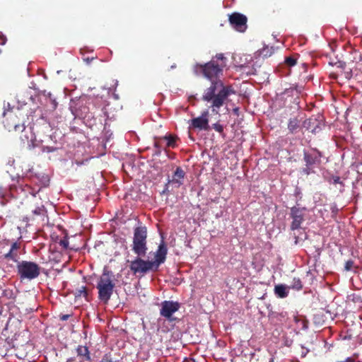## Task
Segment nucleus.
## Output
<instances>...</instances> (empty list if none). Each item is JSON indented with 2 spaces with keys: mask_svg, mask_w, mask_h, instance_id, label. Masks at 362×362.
I'll return each mask as SVG.
<instances>
[{
  "mask_svg": "<svg viewBox=\"0 0 362 362\" xmlns=\"http://www.w3.org/2000/svg\"><path fill=\"white\" fill-rule=\"evenodd\" d=\"M59 244L60 246L62 247V248L66 250L69 247V240L66 237H64L62 239H61L59 242Z\"/></svg>",
  "mask_w": 362,
  "mask_h": 362,
  "instance_id": "obj_26",
  "label": "nucleus"
},
{
  "mask_svg": "<svg viewBox=\"0 0 362 362\" xmlns=\"http://www.w3.org/2000/svg\"><path fill=\"white\" fill-rule=\"evenodd\" d=\"M302 220V218H300L299 216L297 215V211H296V228H297L298 225L300 223V221Z\"/></svg>",
  "mask_w": 362,
  "mask_h": 362,
  "instance_id": "obj_34",
  "label": "nucleus"
},
{
  "mask_svg": "<svg viewBox=\"0 0 362 362\" xmlns=\"http://www.w3.org/2000/svg\"><path fill=\"white\" fill-rule=\"evenodd\" d=\"M162 139L167 141V147L175 148L176 146V141L177 139L176 136L169 134L163 136Z\"/></svg>",
  "mask_w": 362,
  "mask_h": 362,
  "instance_id": "obj_22",
  "label": "nucleus"
},
{
  "mask_svg": "<svg viewBox=\"0 0 362 362\" xmlns=\"http://www.w3.org/2000/svg\"><path fill=\"white\" fill-rule=\"evenodd\" d=\"M288 128H289L290 129H292L291 122H290V124H289V125H288Z\"/></svg>",
  "mask_w": 362,
  "mask_h": 362,
  "instance_id": "obj_45",
  "label": "nucleus"
},
{
  "mask_svg": "<svg viewBox=\"0 0 362 362\" xmlns=\"http://www.w3.org/2000/svg\"><path fill=\"white\" fill-rule=\"evenodd\" d=\"M321 156V153L317 149L312 148L308 151H304V160L306 167L303 169L302 172L305 175H309L310 173H313V168L320 163Z\"/></svg>",
  "mask_w": 362,
  "mask_h": 362,
  "instance_id": "obj_7",
  "label": "nucleus"
},
{
  "mask_svg": "<svg viewBox=\"0 0 362 362\" xmlns=\"http://www.w3.org/2000/svg\"><path fill=\"white\" fill-rule=\"evenodd\" d=\"M291 229L294 230V220L291 223Z\"/></svg>",
  "mask_w": 362,
  "mask_h": 362,
  "instance_id": "obj_41",
  "label": "nucleus"
},
{
  "mask_svg": "<svg viewBox=\"0 0 362 362\" xmlns=\"http://www.w3.org/2000/svg\"><path fill=\"white\" fill-rule=\"evenodd\" d=\"M308 321L302 316H296V329H305L308 327Z\"/></svg>",
  "mask_w": 362,
  "mask_h": 362,
  "instance_id": "obj_20",
  "label": "nucleus"
},
{
  "mask_svg": "<svg viewBox=\"0 0 362 362\" xmlns=\"http://www.w3.org/2000/svg\"><path fill=\"white\" fill-rule=\"evenodd\" d=\"M274 49L273 47L265 46L262 49L258 50L256 53V57H262L263 59L267 58L274 53Z\"/></svg>",
  "mask_w": 362,
  "mask_h": 362,
  "instance_id": "obj_19",
  "label": "nucleus"
},
{
  "mask_svg": "<svg viewBox=\"0 0 362 362\" xmlns=\"http://www.w3.org/2000/svg\"><path fill=\"white\" fill-rule=\"evenodd\" d=\"M44 211V207H37L33 211V214L35 215H40Z\"/></svg>",
  "mask_w": 362,
  "mask_h": 362,
  "instance_id": "obj_31",
  "label": "nucleus"
},
{
  "mask_svg": "<svg viewBox=\"0 0 362 362\" xmlns=\"http://www.w3.org/2000/svg\"><path fill=\"white\" fill-rule=\"evenodd\" d=\"M212 59H215L219 64H223L224 67L226 66V58L224 57L223 54L220 53L216 54L215 57H212Z\"/></svg>",
  "mask_w": 362,
  "mask_h": 362,
  "instance_id": "obj_24",
  "label": "nucleus"
},
{
  "mask_svg": "<svg viewBox=\"0 0 362 362\" xmlns=\"http://www.w3.org/2000/svg\"><path fill=\"white\" fill-rule=\"evenodd\" d=\"M3 123L8 132L23 129L24 115L19 109L10 110L4 112Z\"/></svg>",
  "mask_w": 362,
  "mask_h": 362,
  "instance_id": "obj_3",
  "label": "nucleus"
},
{
  "mask_svg": "<svg viewBox=\"0 0 362 362\" xmlns=\"http://www.w3.org/2000/svg\"><path fill=\"white\" fill-rule=\"evenodd\" d=\"M213 129H214L216 132H218V133H220V134H221V133H223V127L221 124H220L219 123H215V124H213Z\"/></svg>",
  "mask_w": 362,
  "mask_h": 362,
  "instance_id": "obj_27",
  "label": "nucleus"
},
{
  "mask_svg": "<svg viewBox=\"0 0 362 362\" xmlns=\"http://www.w3.org/2000/svg\"><path fill=\"white\" fill-rule=\"evenodd\" d=\"M141 257L137 256L130 262L129 268L134 274L144 276L149 272H157L151 260H144Z\"/></svg>",
  "mask_w": 362,
  "mask_h": 362,
  "instance_id": "obj_6",
  "label": "nucleus"
},
{
  "mask_svg": "<svg viewBox=\"0 0 362 362\" xmlns=\"http://www.w3.org/2000/svg\"><path fill=\"white\" fill-rule=\"evenodd\" d=\"M74 296L76 298H79V297H84L86 298H87L88 297V291H87V288L86 286H83L78 288H76L75 292H74Z\"/></svg>",
  "mask_w": 362,
  "mask_h": 362,
  "instance_id": "obj_23",
  "label": "nucleus"
},
{
  "mask_svg": "<svg viewBox=\"0 0 362 362\" xmlns=\"http://www.w3.org/2000/svg\"><path fill=\"white\" fill-rule=\"evenodd\" d=\"M17 274L21 280H33L40 274V267L31 261H21L17 264Z\"/></svg>",
  "mask_w": 362,
  "mask_h": 362,
  "instance_id": "obj_5",
  "label": "nucleus"
},
{
  "mask_svg": "<svg viewBox=\"0 0 362 362\" xmlns=\"http://www.w3.org/2000/svg\"><path fill=\"white\" fill-rule=\"evenodd\" d=\"M100 362H113L112 360L107 355L105 354L103 356V358Z\"/></svg>",
  "mask_w": 362,
  "mask_h": 362,
  "instance_id": "obj_33",
  "label": "nucleus"
},
{
  "mask_svg": "<svg viewBox=\"0 0 362 362\" xmlns=\"http://www.w3.org/2000/svg\"><path fill=\"white\" fill-rule=\"evenodd\" d=\"M295 243H296V244L298 243V240L296 238Z\"/></svg>",
  "mask_w": 362,
  "mask_h": 362,
  "instance_id": "obj_50",
  "label": "nucleus"
},
{
  "mask_svg": "<svg viewBox=\"0 0 362 362\" xmlns=\"http://www.w3.org/2000/svg\"><path fill=\"white\" fill-rule=\"evenodd\" d=\"M75 361V358H70L69 359H67L66 362H74Z\"/></svg>",
  "mask_w": 362,
  "mask_h": 362,
  "instance_id": "obj_40",
  "label": "nucleus"
},
{
  "mask_svg": "<svg viewBox=\"0 0 362 362\" xmlns=\"http://www.w3.org/2000/svg\"><path fill=\"white\" fill-rule=\"evenodd\" d=\"M83 104L82 100H78L76 101L72 100L70 104V109L71 112L75 116H83L87 112V107H83V110H80L78 106H81Z\"/></svg>",
  "mask_w": 362,
  "mask_h": 362,
  "instance_id": "obj_17",
  "label": "nucleus"
},
{
  "mask_svg": "<svg viewBox=\"0 0 362 362\" xmlns=\"http://www.w3.org/2000/svg\"><path fill=\"white\" fill-rule=\"evenodd\" d=\"M154 146H155V148L157 149V150H156V153H157V154H160V152H161V150H160V143H159L158 141H156V142L154 143Z\"/></svg>",
  "mask_w": 362,
  "mask_h": 362,
  "instance_id": "obj_32",
  "label": "nucleus"
},
{
  "mask_svg": "<svg viewBox=\"0 0 362 362\" xmlns=\"http://www.w3.org/2000/svg\"><path fill=\"white\" fill-rule=\"evenodd\" d=\"M308 350L304 351L303 349L302 354H301L302 357H304L306 355V354L308 353Z\"/></svg>",
  "mask_w": 362,
  "mask_h": 362,
  "instance_id": "obj_39",
  "label": "nucleus"
},
{
  "mask_svg": "<svg viewBox=\"0 0 362 362\" xmlns=\"http://www.w3.org/2000/svg\"><path fill=\"white\" fill-rule=\"evenodd\" d=\"M231 26L239 32H244L247 28V17L240 13L234 12L229 16Z\"/></svg>",
  "mask_w": 362,
  "mask_h": 362,
  "instance_id": "obj_12",
  "label": "nucleus"
},
{
  "mask_svg": "<svg viewBox=\"0 0 362 362\" xmlns=\"http://www.w3.org/2000/svg\"><path fill=\"white\" fill-rule=\"evenodd\" d=\"M6 245L8 247V250H5L4 252H2L1 257H3L4 259L7 261L12 260L15 262H17V264L19 262L20 256L21 255V244L18 242H12L10 243L8 241L6 243Z\"/></svg>",
  "mask_w": 362,
  "mask_h": 362,
  "instance_id": "obj_10",
  "label": "nucleus"
},
{
  "mask_svg": "<svg viewBox=\"0 0 362 362\" xmlns=\"http://www.w3.org/2000/svg\"><path fill=\"white\" fill-rule=\"evenodd\" d=\"M291 216L294 218V208H291V214H290Z\"/></svg>",
  "mask_w": 362,
  "mask_h": 362,
  "instance_id": "obj_38",
  "label": "nucleus"
},
{
  "mask_svg": "<svg viewBox=\"0 0 362 362\" xmlns=\"http://www.w3.org/2000/svg\"><path fill=\"white\" fill-rule=\"evenodd\" d=\"M302 119H303V117H300V120H298V122H300V120H302Z\"/></svg>",
  "mask_w": 362,
  "mask_h": 362,
  "instance_id": "obj_48",
  "label": "nucleus"
},
{
  "mask_svg": "<svg viewBox=\"0 0 362 362\" xmlns=\"http://www.w3.org/2000/svg\"><path fill=\"white\" fill-rule=\"evenodd\" d=\"M302 119H303V117H300V120H298V122H300V120H302Z\"/></svg>",
  "mask_w": 362,
  "mask_h": 362,
  "instance_id": "obj_49",
  "label": "nucleus"
},
{
  "mask_svg": "<svg viewBox=\"0 0 362 362\" xmlns=\"http://www.w3.org/2000/svg\"><path fill=\"white\" fill-rule=\"evenodd\" d=\"M188 362H196V361L193 358H191Z\"/></svg>",
  "mask_w": 362,
  "mask_h": 362,
  "instance_id": "obj_44",
  "label": "nucleus"
},
{
  "mask_svg": "<svg viewBox=\"0 0 362 362\" xmlns=\"http://www.w3.org/2000/svg\"><path fill=\"white\" fill-rule=\"evenodd\" d=\"M17 132H21L20 139L28 148H33L38 146L37 144L38 141L37 134L35 135L30 127L26 128L23 125V129H18Z\"/></svg>",
  "mask_w": 362,
  "mask_h": 362,
  "instance_id": "obj_11",
  "label": "nucleus"
},
{
  "mask_svg": "<svg viewBox=\"0 0 362 362\" xmlns=\"http://www.w3.org/2000/svg\"><path fill=\"white\" fill-rule=\"evenodd\" d=\"M7 194V190L6 189L3 188L2 187H0V199H1L0 201V203L2 206L5 205V202L4 201V199Z\"/></svg>",
  "mask_w": 362,
  "mask_h": 362,
  "instance_id": "obj_25",
  "label": "nucleus"
},
{
  "mask_svg": "<svg viewBox=\"0 0 362 362\" xmlns=\"http://www.w3.org/2000/svg\"><path fill=\"white\" fill-rule=\"evenodd\" d=\"M286 62L288 64L289 66H294V57L290 56L286 59Z\"/></svg>",
  "mask_w": 362,
  "mask_h": 362,
  "instance_id": "obj_29",
  "label": "nucleus"
},
{
  "mask_svg": "<svg viewBox=\"0 0 362 362\" xmlns=\"http://www.w3.org/2000/svg\"><path fill=\"white\" fill-rule=\"evenodd\" d=\"M70 317V315H61L59 316V319L62 320V321H66Z\"/></svg>",
  "mask_w": 362,
  "mask_h": 362,
  "instance_id": "obj_35",
  "label": "nucleus"
},
{
  "mask_svg": "<svg viewBox=\"0 0 362 362\" xmlns=\"http://www.w3.org/2000/svg\"><path fill=\"white\" fill-rule=\"evenodd\" d=\"M208 116L209 112L207 110L204 111L201 116L193 118L190 120L189 128L208 131L210 129Z\"/></svg>",
  "mask_w": 362,
  "mask_h": 362,
  "instance_id": "obj_13",
  "label": "nucleus"
},
{
  "mask_svg": "<svg viewBox=\"0 0 362 362\" xmlns=\"http://www.w3.org/2000/svg\"><path fill=\"white\" fill-rule=\"evenodd\" d=\"M2 42H1V45H4L5 42H6V40L5 39H1Z\"/></svg>",
  "mask_w": 362,
  "mask_h": 362,
  "instance_id": "obj_43",
  "label": "nucleus"
},
{
  "mask_svg": "<svg viewBox=\"0 0 362 362\" xmlns=\"http://www.w3.org/2000/svg\"><path fill=\"white\" fill-rule=\"evenodd\" d=\"M302 119H303V117H300V120H298V122H300V120H302Z\"/></svg>",
  "mask_w": 362,
  "mask_h": 362,
  "instance_id": "obj_47",
  "label": "nucleus"
},
{
  "mask_svg": "<svg viewBox=\"0 0 362 362\" xmlns=\"http://www.w3.org/2000/svg\"><path fill=\"white\" fill-rule=\"evenodd\" d=\"M303 127L312 133H317L320 129L321 123L315 117H310L303 122Z\"/></svg>",
  "mask_w": 362,
  "mask_h": 362,
  "instance_id": "obj_16",
  "label": "nucleus"
},
{
  "mask_svg": "<svg viewBox=\"0 0 362 362\" xmlns=\"http://www.w3.org/2000/svg\"><path fill=\"white\" fill-rule=\"evenodd\" d=\"M147 229L144 226L136 227L134 231L132 250L137 256H145L147 252Z\"/></svg>",
  "mask_w": 362,
  "mask_h": 362,
  "instance_id": "obj_4",
  "label": "nucleus"
},
{
  "mask_svg": "<svg viewBox=\"0 0 362 362\" xmlns=\"http://www.w3.org/2000/svg\"><path fill=\"white\" fill-rule=\"evenodd\" d=\"M333 184H340L341 185L344 186L343 182L341 181L340 177L339 176H334L332 177Z\"/></svg>",
  "mask_w": 362,
  "mask_h": 362,
  "instance_id": "obj_30",
  "label": "nucleus"
},
{
  "mask_svg": "<svg viewBox=\"0 0 362 362\" xmlns=\"http://www.w3.org/2000/svg\"><path fill=\"white\" fill-rule=\"evenodd\" d=\"M180 308V304L177 301L164 300L161 303L160 315L169 322H173L176 320V317H174L173 315Z\"/></svg>",
  "mask_w": 362,
  "mask_h": 362,
  "instance_id": "obj_9",
  "label": "nucleus"
},
{
  "mask_svg": "<svg viewBox=\"0 0 362 362\" xmlns=\"http://www.w3.org/2000/svg\"><path fill=\"white\" fill-rule=\"evenodd\" d=\"M38 143L41 145L42 151L51 153L59 148L56 136L53 134L42 135L37 133Z\"/></svg>",
  "mask_w": 362,
  "mask_h": 362,
  "instance_id": "obj_8",
  "label": "nucleus"
},
{
  "mask_svg": "<svg viewBox=\"0 0 362 362\" xmlns=\"http://www.w3.org/2000/svg\"><path fill=\"white\" fill-rule=\"evenodd\" d=\"M298 57V54H296V61H295L296 66L298 65V57Z\"/></svg>",
  "mask_w": 362,
  "mask_h": 362,
  "instance_id": "obj_42",
  "label": "nucleus"
},
{
  "mask_svg": "<svg viewBox=\"0 0 362 362\" xmlns=\"http://www.w3.org/2000/svg\"><path fill=\"white\" fill-rule=\"evenodd\" d=\"M300 66L303 69V71L305 72L307 70L308 64L305 62H300Z\"/></svg>",
  "mask_w": 362,
  "mask_h": 362,
  "instance_id": "obj_37",
  "label": "nucleus"
},
{
  "mask_svg": "<svg viewBox=\"0 0 362 362\" xmlns=\"http://www.w3.org/2000/svg\"><path fill=\"white\" fill-rule=\"evenodd\" d=\"M115 287V276L112 272L105 268L97 283L98 299L103 303L107 304L113 294Z\"/></svg>",
  "mask_w": 362,
  "mask_h": 362,
  "instance_id": "obj_2",
  "label": "nucleus"
},
{
  "mask_svg": "<svg viewBox=\"0 0 362 362\" xmlns=\"http://www.w3.org/2000/svg\"><path fill=\"white\" fill-rule=\"evenodd\" d=\"M76 353L78 356L81 358V361L80 362L83 361L85 360H90V352L87 346L81 345L78 346L76 349Z\"/></svg>",
  "mask_w": 362,
  "mask_h": 362,
  "instance_id": "obj_18",
  "label": "nucleus"
},
{
  "mask_svg": "<svg viewBox=\"0 0 362 362\" xmlns=\"http://www.w3.org/2000/svg\"><path fill=\"white\" fill-rule=\"evenodd\" d=\"M224 64H219L215 59L204 64H197L194 66V71L197 74H202L211 80V84L207 88L203 95L202 100L211 102V107L219 108L223 104L226 98L235 91L231 86H225L222 81L218 79L223 74Z\"/></svg>",
  "mask_w": 362,
  "mask_h": 362,
  "instance_id": "obj_1",
  "label": "nucleus"
},
{
  "mask_svg": "<svg viewBox=\"0 0 362 362\" xmlns=\"http://www.w3.org/2000/svg\"><path fill=\"white\" fill-rule=\"evenodd\" d=\"M185 177V173L182 169L181 167H177L175 171L174 172L172 179L168 180V183L166 185L169 184L174 185L176 187H179L183 184L184 179Z\"/></svg>",
  "mask_w": 362,
  "mask_h": 362,
  "instance_id": "obj_15",
  "label": "nucleus"
},
{
  "mask_svg": "<svg viewBox=\"0 0 362 362\" xmlns=\"http://www.w3.org/2000/svg\"><path fill=\"white\" fill-rule=\"evenodd\" d=\"M168 254V248L165 243L163 241H161L160 245H158V250L154 254V260H151L156 269L158 270L160 265L165 262L166 259V256Z\"/></svg>",
  "mask_w": 362,
  "mask_h": 362,
  "instance_id": "obj_14",
  "label": "nucleus"
},
{
  "mask_svg": "<svg viewBox=\"0 0 362 362\" xmlns=\"http://www.w3.org/2000/svg\"><path fill=\"white\" fill-rule=\"evenodd\" d=\"M354 267V261L353 260H348L345 263V265H344V269L346 271H350Z\"/></svg>",
  "mask_w": 362,
  "mask_h": 362,
  "instance_id": "obj_28",
  "label": "nucleus"
},
{
  "mask_svg": "<svg viewBox=\"0 0 362 362\" xmlns=\"http://www.w3.org/2000/svg\"><path fill=\"white\" fill-rule=\"evenodd\" d=\"M302 288H303V285L301 284V282L299 280L296 281V289L300 290Z\"/></svg>",
  "mask_w": 362,
  "mask_h": 362,
  "instance_id": "obj_36",
  "label": "nucleus"
},
{
  "mask_svg": "<svg viewBox=\"0 0 362 362\" xmlns=\"http://www.w3.org/2000/svg\"><path fill=\"white\" fill-rule=\"evenodd\" d=\"M295 90H296V92H300V90H298L297 86H296Z\"/></svg>",
  "mask_w": 362,
  "mask_h": 362,
  "instance_id": "obj_46",
  "label": "nucleus"
},
{
  "mask_svg": "<svg viewBox=\"0 0 362 362\" xmlns=\"http://www.w3.org/2000/svg\"><path fill=\"white\" fill-rule=\"evenodd\" d=\"M274 293L279 298H285L288 296V291L285 286L277 285L274 288Z\"/></svg>",
  "mask_w": 362,
  "mask_h": 362,
  "instance_id": "obj_21",
  "label": "nucleus"
}]
</instances>
